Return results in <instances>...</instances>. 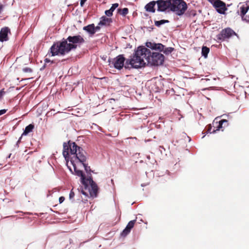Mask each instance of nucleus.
Instances as JSON below:
<instances>
[{
    "label": "nucleus",
    "instance_id": "nucleus-10",
    "mask_svg": "<svg viewBox=\"0 0 249 249\" xmlns=\"http://www.w3.org/2000/svg\"><path fill=\"white\" fill-rule=\"evenodd\" d=\"M172 0H158L156 1L158 11L164 12L168 9L171 10Z\"/></svg>",
    "mask_w": 249,
    "mask_h": 249
},
{
    "label": "nucleus",
    "instance_id": "nucleus-6",
    "mask_svg": "<svg viewBox=\"0 0 249 249\" xmlns=\"http://www.w3.org/2000/svg\"><path fill=\"white\" fill-rule=\"evenodd\" d=\"M234 36H237V34L231 28L227 27L220 31L216 36V38L221 41H224L228 40Z\"/></svg>",
    "mask_w": 249,
    "mask_h": 249
},
{
    "label": "nucleus",
    "instance_id": "nucleus-12",
    "mask_svg": "<svg viewBox=\"0 0 249 249\" xmlns=\"http://www.w3.org/2000/svg\"><path fill=\"white\" fill-rule=\"evenodd\" d=\"M10 32L8 27L2 28L0 31V41L3 42L8 39V34Z\"/></svg>",
    "mask_w": 249,
    "mask_h": 249
},
{
    "label": "nucleus",
    "instance_id": "nucleus-3",
    "mask_svg": "<svg viewBox=\"0 0 249 249\" xmlns=\"http://www.w3.org/2000/svg\"><path fill=\"white\" fill-rule=\"evenodd\" d=\"M151 53L150 51L144 47H139L135 51L134 55L131 59L126 60L124 67L129 68H139L144 66L146 62L148 54Z\"/></svg>",
    "mask_w": 249,
    "mask_h": 249
},
{
    "label": "nucleus",
    "instance_id": "nucleus-41",
    "mask_svg": "<svg viewBox=\"0 0 249 249\" xmlns=\"http://www.w3.org/2000/svg\"><path fill=\"white\" fill-rule=\"evenodd\" d=\"M147 158L148 159H150V156H147Z\"/></svg>",
    "mask_w": 249,
    "mask_h": 249
},
{
    "label": "nucleus",
    "instance_id": "nucleus-42",
    "mask_svg": "<svg viewBox=\"0 0 249 249\" xmlns=\"http://www.w3.org/2000/svg\"><path fill=\"white\" fill-rule=\"evenodd\" d=\"M21 139V137H20L19 139V140H18V142H19L20 141V139Z\"/></svg>",
    "mask_w": 249,
    "mask_h": 249
},
{
    "label": "nucleus",
    "instance_id": "nucleus-17",
    "mask_svg": "<svg viewBox=\"0 0 249 249\" xmlns=\"http://www.w3.org/2000/svg\"><path fill=\"white\" fill-rule=\"evenodd\" d=\"M34 128V125L33 124H30L28 126H27L24 132H23L21 137L23 135H27L28 133L32 132Z\"/></svg>",
    "mask_w": 249,
    "mask_h": 249
},
{
    "label": "nucleus",
    "instance_id": "nucleus-31",
    "mask_svg": "<svg viewBox=\"0 0 249 249\" xmlns=\"http://www.w3.org/2000/svg\"><path fill=\"white\" fill-rule=\"evenodd\" d=\"M74 196V193L73 191V189H72L70 193L69 198L70 199H71L73 198Z\"/></svg>",
    "mask_w": 249,
    "mask_h": 249
},
{
    "label": "nucleus",
    "instance_id": "nucleus-2",
    "mask_svg": "<svg viewBox=\"0 0 249 249\" xmlns=\"http://www.w3.org/2000/svg\"><path fill=\"white\" fill-rule=\"evenodd\" d=\"M85 42V39L80 35L69 36L67 39L63 38L62 41L54 42L49 52L52 56L64 55Z\"/></svg>",
    "mask_w": 249,
    "mask_h": 249
},
{
    "label": "nucleus",
    "instance_id": "nucleus-29",
    "mask_svg": "<svg viewBox=\"0 0 249 249\" xmlns=\"http://www.w3.org/2000/svg\"><path fill=\"white\" fill-rule=\"evenodd\" d=\"M105 14L107 17H111L112 16V12L110 9H109L105 11Z\"/></svg>",
    "mask_w": 249,
    "mask_h": 249
},
{
    "label": "nucleus",
    "instance_id": "nucleus-32",
    "mask_svg": "<svg viewBox=\"0 0 249 249\" xmlns=\"http://www.w3.org/2000/svg\"><path fill=\"white\" fill-rule=\"evenodd\" d=\"M65 200V197L64 196H61L59 198V201L60 203H62Z\"/></svg>",
    "mask_w": 249,
    "mask_h": 249
},
{
    "label": "nucleus",
    "instance_id": "nucleus-9",
    "mask_svg": "<svg viewBox=\"0 0 249 249\" xmlns=\"http://www.w3.org/2000/svg\"><path fill=\"white\" fill-rule=\"evenodd\" d=\"M237 12L242 20L249 22V3L240 6Z\"/></svg>",
    "mask_w": 249,
    "mask_h": 249
},
{
    "label": "nucleus",
    "instance_id": "nucleus-26",
    "mask_svg": "<svg viewBox=\"0 0 249 249\" xmlns=\"http://www.w3.org/2000/svg\"><path fill=\"white\" fill-rule=\"evenodd\" d=\"M154 45H155V43H152L150 42H148L146 43V46L152 50H154V47H155Z\"/></svg>",
    "mask_w": 249,
    "mask_h": 249
},
{
    "label": "nucleus",
    "instance_id": "nucleus-11",
    "mask_svg": "<svg viewBox=\"0 0 249 249\" xmlns=\"http://www.w3.org/2000/svg\"><path fill=\"white\" fill-rule=\"evenodd\" d=\"M90 184V188L89 189V194L91 196L96 197L98 194V187L96 183L92 180L90 177L88 179V184Z\"/></svg>",
    "mask_w": 249,
    "mask_h": 249
},
{
    "label": "nucleus",
    "instance_id": "nucleus-39",
    "mask_svg": "<svg viewBox=\"0 0 249 249\" xmlns=\"http://www.w3.org/2000/svg\"><path fill=\"white\" fill-rule=\"evenodd\" d=\"M45 62H46V63H47V62H50V59H48V58H46V59H45Z\"/></svg>",
    "mask_w": 249,
    "mask_h": 249
},
{
    "label": "nucleus",
    "instance_id": "nucleus-1",
    "mask_svg": "<svg viewBox=\"0 0 249 249\" xmlns=\"http://www.w3.org/2000/svg\"><path fill=\"white\" fill-rule=\"evenodd\" d=\"M63 155L67 161V165L71 172L72 170L69 165V159L70 157V164L72 165L75 175L81 178V182L85 188L88 186V179L81 170L77 168V164L79 163L86 162L87 160V153L81 147L78 146L75 142L69 141L67 143L64 142Z\"/></svg>",
    "mask_w": 249,
    "mask_h": 249
},
{
    "label": "nucleus",
    "instance_id": "nucleus-40",
    "mask_svg": "<svg viewBox=\"0 0 249 249\" xmlns=\"http://www.w3.org/2000/svg\"><path fill=\"white\" fill-rule=\"evenodd\" d=\"M223 125H224L223 127H225V126H227L228 125V124H224Z\"/></svg>",
    "mask_w": 249,
    "mask_h": 249
},
{
    "label": "nucleus",
    "instance_id": "nucleus-4",
    "mask_svg": "<svg viewBox=\"0 0 249 249\" xmlns=\"http://www.w3.org/2000/svg\"><path fill=\"white\" fill-rule=\"evenodd\" d=\"M187 8V4L183 0H171V11L178 16H181L184 14Z\"/></svg>",
    "mask_w": 249,
    "mask_h": 249
},
{
    "label": "nucleus",
    "instance_id": "nucleus-15",
    "mask_svg": "<svg viewBox=\"0 0 249 249\" xmlns=\"http://www.w3.org/2000/svg\"><path fill=\"white\" fill-rule=\"evenodd\" d=\"M112 22L111 18H107L106 16H103L98 23V25L108 26Z\"/></svg>",
    "mask_w": 249,
    "mask_h": 249
},
{
    "label": "nucleus",
    "instance_id": "nucleus-13",
    "mask_svg": "<svg viewBox=\"0 0 249 249\" xmlns=\"http://www.w3.org/2000/svg\"><path fill=\"white\" fill-rule=\"evenodd\" d=\"M224 124H228V121L225 119H223L220 121L219 122L213 123V125L214 127H216V129H213L212 131L213 133H214L216 131L222 129L223 127V125Z\"/></svg>",
    "mask_w": 249,
    "mask_h": 249
},
{
    "label": "nucleus",
    "instance_id": "nucleus-20",
    "mask_svg": "<svg viewBox=\"0 0 249 249\" xmlns=\"http://www.w3.org/2000/svg\"><path fill=\"white\" fill-rule=\"evenodd\" d=\"M169 21L168 20L165 19H162L159 21L155 20V25L157 27H160L161 25H162L163 24L168 23Z\"/></svg>",
    "mask_w": 249,
    "mask_h": 249
},
{
    "label": "nucleus",
    "instance_id": "nucleus-24",
    "mask_svg": "<svg viewBox=\"0 0 249 249\" xmlns=\"http://www.w3.org/2000/svg\"><path fill=\"white\" fill-rule=\"evenodd\" d=\"M130 231L131 230L130 229H127V228L126 227L125 228L123 231L121 233V235L122 237H124L130 233Z\"/></svg>",
    "mask_w": 249,
    "mask_h": 249
},
{
    "label": "nucleus",
    "instance_id": "nucleus-8",
    "mask_svg": "<svg viewBox=\"0 0 249 249\" xmlns=\"http://www.w3.org/2000/svg\"><path fill=\"white\" fill-rule=\"evenodd\" d=\"M213 6L215 8L216 11L221 14H224L227 10L226 3L221 0H209Z\"/></svg>",
    "mask_w": 249,
    "mask_h": 249
},
{
    "label": "nucleus",
    "instance_id": "nucleus-38",
    "mask_svg": "<svg viewBox=\"0 0 249 249\" xmlns=\"http://www.w3.org/2000/svg\"><path fill=\"white\" fill-rule=\"evenodd\" d=\"M82 194H83L84 195L86 196H88V194L87 193H86L85 192H84L83 190H82Z\"/></svg>",
    "mask_w": 249,
    "mask_h": 249
},
{
    "label": "nucleus",
    "instance_id": "nucleus-25",
    "mask_svg": "<svg viewBox=\"0 0 249 249\" xmlns=\"http://www.w3.org/2000/svg\"><path fill=\"white\" fill-rule=\"evenodd\" d=\"M136 222V220H133L129 221L126 226L127 229L131 230L133 228Z\"/></svg>",
    "mask_w": 249,
    "mask_h": 249
},
{
    "label": "nucleus",
    "instance_id": "nucleus-18",
    "mask_svg": "<svg viewBox=\"0 0 249 249\" xmlns=\"http://www.w3.org/2000/svg\"><path fill=\"white\" fill-rule=\"evenodd\" d=\"M210 52V49L206 46H203L202 48V55L205 58L207 57L208 54Z\"/></svg>",
    "mask_w": 249,
    "mask_h": 249
},
{
    "label": "nucleus",
    "instance_id": "nucleus-37",
    "mask_svg": "<svg viewBox=\"0 0 249 249\" xmlns=\"http://www.w3.org/2000/svg\"><path fill=\"white\" fill-rule=\"evenodd\" d=\"M87 0H80V5L81 6H83L84 4V3H85V2Z\"/></svg>",
    "mask_w": 249,
    "mask_h": 249
},
{
    "label": "nucleus",
    "instance_id": "nucleus-21",
    "mask_svg": "<svg viewBox=\"0 0 249 249\" xmlns=\"http://www.w3.org/2000/svg\"><path fill=\"white\" fill-rule=\"evenodd\" d=\"M154 46H155L154 47V50H158L160 52L162 51L164 48V46L161 43H155Z\"/></svg>",
    "mask_w": 249,
    "mask_h": 249
},
{
    "label": "nucleus",
    "instance_id": "nucleus-23",
    "mask_svg": "<svg viewBox=\"0 0 249 249\" xmlns=\"http://www.w3.org/2000/svg\"><path fill=\"white\" fill-rule=\"evenodd\" d=\"M119 12L120 14L124 16H125L128 13V9L127 8H124L122 9H118Z\"/></svg>",
    "mask_w": 249,
    "mask_h": 249
},
{
    "label": "nucleus",
    "instance_id": "nucleus-30",
    "mask_svg": "<svg viewBox=\"0 0 249 249\" xmlns=\"http://www.w3.org/2000/svg\"><path fill=\"white\" fill-rule=\"evenodd\" d=\"M82 163L85 168V170L87 172H88L89 170H90V167L88 166V165L85 163V162H83V163Z\"/></svg>",
    "mask_w": 249,
    "mask_h": 249
},
{
    "label": "nucleus",
    "instance_id": "nucleus-19",
    "mask_svg": "<svg viewBox=\"0 0 249 249\" xmlns=\"http://www.w3.org/2000/svg\"><path fill=\"white\" fill-rule=\"evenodd\" d=\"M196 15V12L194 9H189L185 13V15L188 17H195Z\"/></svg>",
    "mask_w": 249,
    "mask_h": 249
},
{
    "label": "nucleus",
    "instance_id": "nucleus-34",
    "mask_svg": "<svg viewBox=\"0 0 249 249\" xmlns=\"http://www.w3.org/2000/svg\"><path fill=\"white\" fill-rule=\"evenodd\" d=\"M7 109H1L0 110V115H1L6 113Z\"/></svg>",
    "mask_w": 249,
    "mask_h": 249
},
{
    "label": "nucleus",
    "instance_id": "nucleus-16",
    "mask_svg": "<svg viewBox=\"0 0 249 249\" xmlns=\"http://www.w3.org/2000/svg\"><path fill=\"white\" fill-rule=\"evenodd\" d=\"M83 30L88 32L90 35L93 36L95 34L94 24H91L83 27Z\"/></svg>",
    "mask_w": 249,
    "mask_h": 249
},
{
    "label": "nucleus",
    "instance_id": "nucleus-14",
    "mask_svg": "<svg viewBox=\"0 0 249 249\" xmlns=\"http://www.w3.org/2000/svg\"><path fill=\"white\" fill-rule=\"evenodd\" d=\"M156 4H157L156 1H150L145 5L144 9L147 12L155 13L156 10L155 6Z\"/></svg>",
    "mask_w": 249,
    "mask_h": 249
},
{
    "label": "nucleus",
    "instance_id": "nucleus-35",
    "mask_svg": "<svg viewBox=\"0 0 249 249\" xmlns=\"http://www.w3.org/2000/svg\"><path fill=\"white\" fill-rule=\"evenodd\" d=\"M4 93L3 89L0 90V99L2 98Z\"/></svg>",
    "mask_w": 249,
    "mask_h": 249
},
{
    "label": "nucleus",
    "instance_id": "nucleus-28",
    "mask_svg": "<svg viewBox=\"0 0 249 249\" xmlns=\"http://www.w3.org/2000/svg\"><path fill=\"white\" fill-rule=\"evenodd\" d=\"M118 3H114L112 5V6L109 9L113 12L115 10V9L118 7Z\"/></svg>",
    "mask_w": 249,
    "mask_h": 249
},
{
    "label": "nucleus",
    "instance_id": "nucleus-33",
    "mask_svg": "<svg viewBox=\"0 0 249 249\" xmlns=\"http://www.w3.org/2000/svg\"><path fill=\"white\" fill-rule=\"evenodd\" d=\"M208 130L207 131L210 133H213L212 132H211V129H212V126L211 124H209L208 126Z\"/></svg>",
    "mask_w": 249,
    "mask_h": 249
},
{
    "label": "nucleus",
    "instance_id": "nucleus-7",
    "mask_svg": "<svg viewBox=\"0 0 249 249\" xmlns=\"http://www.w3.org/2000/svg\"><path fill=\"white\" fill-rule=\"evenodd\" d=\"M125 60V58L124 55L120 54L111 60L109 59V65L110 67H113L118 70H121L124 66Z\"/></svg>",
    "mask_w": 249,
    "mask_h": 249
},
{
    "label": "nucleus",
    "instance_id": "nucleus-36",
    "mask_svg": "<svg viewBox=\"0 0 249 249\" xmlns=\"http://www.w3.org/2000/svg\"><path fill=\"white\" fill-rule=\"evenodd\" d=\"M99 26H94V31H95V33L97 31H99L100 29V27L99 26Z\"/></svg>",
    "mask_w": 249,
    "mask_h": 249
},
{
    "label": "nucleus",
    "instance_id": "nucleus-27",
    "mask_svg": "<svg viewBox=\"0 0 249 249\" xmlns=\"http://www.w3.org/2000/svg\"><path fill=\"white\" fill-rule=\"evenodd\" d=\"M23 72L26 73H31L33 71V70L30 68H24L22 69Z\"/></svg>",
    "mask_w": 249,
    "mask_h": 249
},
{
    "label": "nucleus",
    "instance_id": "nucleus-22",
    "mask_svg": "<svg viewBox=\"0 0 249 249\" xmlns=\"http://www.w3.org/2000/svg\"><path fill=\"white\" fill-rule=\"evenodd\" d=\"M174 50V48L172 47H168V48H164L163 50L162 51L165 54H169L171 53Z\"/></svg>",
    "mask_w": 249,
    "mask_h": 249
},
{
    "label": "nucleus",
    "instance_id": "nucleus-5",
    "mask_svg": "<svg viewBox=\"0 0 249 249\" xmlns=\"http://www.w3.org/2000/svg\"><path fill=\"white\" fill-rule=\"evenodd\" d=\"M146 62L151 65L159 66L162 65L164 61V56L159 53H153L152 54H148Z\"/></svg>",
    "mask_w": 249,
    "mask_h": 249
}]
</instances>
